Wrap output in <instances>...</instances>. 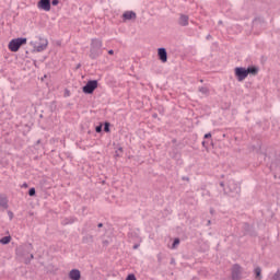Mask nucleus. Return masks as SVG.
<instances>
[{
    "label": "nucleus",
    "instance_id": "nucleus-1",
    "mask_svg": "<svg viewBox=\"0 0 280 280\" xmlns=\"http://www.w3.org/2000/svg\"><path fill=\"white\" fill-rule=\"evenodd\" d=\"M100 56H102V39H92L90 58L95 60V58H100Z\"/></svg>",
    "mask_w": 280,
    "mask_h": 280
},
{
    "label": "nucleus",
    "instance_id": "nucleus-2",
    "mask_svg": "<svg viewBox=\"0 0 280 280\" xmlns=\"http://www.w3.org/2000/svg\"><path fill=\"white\" fill-rule=\"evenodd\" d=\"M31 248H32V245H23L16 248L18 257H24L25 264H30V261L34 259V254H30ZM27 255H30V259H27Z\"/></svg>",
    "mask_w": 280,
    "mask_h": 280
},
{
    "label": "nucleus",
    "instance_id": "nucleus-3",
    "mask_svg": "<svg viewBox=\"0 0 280 280\" xmlns=\"http://www.w3.org/2000/svg\"><path fill=\"white\" fill-rule=\"evenodd\" d=\"M22 45H27V38L19 37V38L12 39L9 43V49L10 51L16 52L19 51V49H21Z\"/></svg>",
    "mask_w": 280,
    "mask_h": 280
},
{
    "label": "nucleus",
    "instance_id": "nucleus-4",
    "mask_svg": "<svg viewBox=\"0 0 280 280\" xmlns=\"http://www.w3.org/2000/svg\"><path fill=\"white\" fill-rule=\"evenodd\" d=\"M234 75L237 82H244V80L248 78V72L244 67H236L234 69Z\"/></svg>",
    "mask_w": 280,
    "mask_h": 280
},
{
    "label": "nucleus",
    "instance_id": "nucleus-5",
    "mask_svg": "<svg viewBox=\"0 0 280 280\" xmlns=\"http://www.w3.org/2000/svg\"><path fill=\"white\" fill-rule=\"evenodd\" d=\"M95 89H97V80L88 81V83L83 86V93L91 95Z\"/></svg>",
    "mask_w": 280,
    "mask_h": 280
},
{
    "label": "nucleus",
    "instance_id": "nucleus-6",
    "mask_svg": "<svg viewBox=\"0 0 280 280\" xmlns=\"http://www.w3.org/2000/svg\"><path fill=\"white\" fill-rule=\"evenodd\" d=\"M37 8L38 10H44V12H49L51 10V0H39Z\"/></svg>",
    "mask_w": 280,
    "mask_h": 280
},
{
    "label": "nucleus",
    "instance_id": "nucleus-7",
    "mask_svg": "<svg viewBox=\"0 0 280 280\" xmlns=\"http://www.w3.org/2000/svg\"><path fill=\"white\" fill-rule=\"evenodd\" d=\"M232 279L233 280L242 279V267L240 265H234L232 267Z\"/></svg>",
    "mask_w": 280,
    "mask_h": 280
},
{
    "label": "nucleus",
    "instance_id": "nucleus-8",
    "mask_svg": "<svg viewBox=\"0 0 280 280\" xmlns=\"http://www.w3.org/2000/svg\"><path fill=\"white\" fill-rule=\"evenodd\" d=\"M40 44L38 46H34V51L40 52L45 51L47 49V46L49 45V42L45 38H39Z\"/></svg>",
    "mask_w": 280,
    "mask_h": 280
},
{
    "label": "nucleus",
    "instance_id": "nucleus-9",
    "mask_svg": "<svg viewBox=\"0 0 280 280\" xmlns=\"http://www.w3.org/2000/svg\"><path fill=\"white\" fill-rule=\"evenodd\" d=\"M177 23L180 25V27H187V25H189V15L183 13L179 14Z\"/></svg>",
    "mask_w": 280,
    "mask_h": 280
},
{
    "label": "nucleus",
    "instance_id": "nucleus-10",
    "mask_svg": "<svg viewBox=\"0 0 280 280\" xmlns=\"http://www.w3.org/2000/svg\"><path fill=\"white\" fill-rule=\"evenodd\" d=\"M158 56H159V59L161 60V62H167V49L159 48Z\"/></svg>",
    "mask_w": 280,
    "mask_h": 280
},
{
    "label": "nucleus",
    "instance_id": "nucleus-11",
    "mask_svg": "<svg viewBox=\"0 0 280 280\" xmlns=\"http://www.w3.org/2000/svg\"><path fill=\"white\" fill-rule=\"evenodd\" d=\"M122 19L125 21H135L137 19V13H135L133 11H126L122 14Z\"/></svg>",
    "mask_w": 280,
    "mask_h": 280
},
{
    "label": "nucleus",
    "instance_id": "nucleus-12",
    "mask_svg": "<svg viewBox=\"0 0 280 280\" xmlns=\"http://www.w3.org/2000/svg\"><path fill=\"white\" fill-rule=\"evenodd\" d=\"M228 188L230 189V192H237L240 190V186L235 183V180L230 179L228 183Z\"/></svg>",
    "mask_w": 280,
    "mask_h": 280
},
{
    "label": "nucleus",
    "instance_id": "nucleus-13",
    "mask_svg": "<svg viewBox=\"0 0 280 280\" xmlns=\"http://www.w3.org/2000/svg\"><path fill=\"white\" fill-rule=\"evenodd\" d=\"M82 277V275L80 273V270L78 269H72L70 272H69V278L71 280H80Z\"/></svg>",
    "mask_w": 280,
    "mask_h": 280
},
{
    "label": "nucleus",
    "instance_id": "nucleus-14",
    "mask_svg": "<svg viewBox=\"0 0 280 280\" xmlns=\"http://www.w3.org/2000/svg\"><path fill=\"white\" fill-rule=\"evenodd\" d=\"M247 75H257L259 73V68L257 67H248L247 69Z\"/></svg>",
    "mask_w": 280,
    "mask_h": 280
},
{
    "label": "nucleus",
    "instance_id": "nucleus-15",
    "mask_svg": "<svg viewBox=\"0 0 280 280\" xmlns=\"http://www.w3.org/2000/svg\"><path fill=\"white\" fill-rule=\"evenodd\" d=\"M0 209H8V198L0 196Z\"/></svg>",
    "mask_w": 280,
    "mask_h": 280
},
{
    "label": "nucleus",
    "instance_id": "nucleus-16",
    "mask_svg": "<svg viewBox=\"0 0 280 280\" xmlns=\"http://www.w3.org/2000/svg\"><path fill=\"white\" fill-rule=\"evenodd\" d=\"M254 272H255L256 279L261 280V268L260 267H256L254 269Z\"/></svg>",
    "mask_w": 280,
    "mask_h": 280
},
{
    "label": "nucleus",
    "instance_id": "nucleus-17",
    "mask_svg": "<svg viewBox=\"0 0 280 280\" xmlns=\"http://www.w3.org/2000/svg\"><path fill=\"white\" fill-rule=\"evenodd\" d=\"M9 242H12V236H4L0 240V244H8Z\"/></svg>",
    "mask_w": 280,
    "mask_h": 280
},
{
    "label": "nucleus",
    "instance_id": "nucleus-18",
    "mask_svg": "<svg viewBox=\"0 0 280 280\" xmlns=\"http://www.w3.org/2000/svg\"><path fill=\"white\" fill-rule=\"evenodd\" d=\"M199 93H202V95H209V88H199Z\"/></svg>",
    "mask_w": 280,
    "mask_h": 280
},
{
    "label": "nucleus",
    "instance_id": "nucleus-19",
    "mask_svg": "<svg viewBox=\"0 0 280 280\" xmlns=\"http://www.w3.org/2000/svg\"><path fill=\"white\" fill-rule=\"evenodd\" d=\"M104 131H105V132H110V122H105V125H104Z\"/></svg>",
    "mask_w": 280,
    "mask_h": 280
},
{
    "label": "nucleus",
    "instance_id": "nucleus-20",
    "mask_svg": "<svg viewBox=\"0 0 280 280\" xmlns=\"http://www.w3.org/2000/svg\"><path fill=\"white\" fill-rule=\"evenodd\" d=\"M180 244V238H175L172 245V248H176Z\"/></svg>",
    "mask_w": 280,
    "mask_h": 280
},
{
    "label": "nucleus",
    "instance_id": "nucleus-21",
    "mask_svg": "<svg viewBox=\"0 0 280 280\" xmlns=\"http://www.w3.org/2000/svg\"><path fill=\"white\" fill-rule=\"evenodd\" d=\"M28 196H36V188H30Z\"/></svg>",
    "mask_w": 280,
    "mask_h": 280
},
{
    "label": "nucleus",
    "instance_id": "nucleus-22",
    "mask_svg": "<svg viewBox=\"0 0 280 280\" xmlns=\"http://www.w3.org/2000/svg\"><path fill=\"white\" fill-rule=\"evenodd\" d=\"M73 222H75L74 219H66V220L63 221V224H73Z\"/></svg>",
    "mask_w": 280,
    "mask_h": 280
},
{
    "label": "nucleus",
    "instance_id": "nucleus-23",
    "mask_svg": "<svg viewBox=\"0 0 280 280\" xmlns=\"http://www.w3.org/2000/svg\"><path fill=\"white\" fill-rule=\"evenodd\" d=\"M272 280H280V271H277L273 277Z\"/></svg>",
    "mask_w": 280,
    "mask_h": 280
},
{
    "label": "nucleus",
    "instance_id": "nucleus-24",
    "mask_svg": "<svg viewBox=\"0 0 280 280\" xmlns=\"http://www.w3.org/2000/svg\"><path fill=\"white\" fill-rule=\"evenodd\" d=\"M126 280H137V277H135L133 273H130Z\"/></svg>",
    "mask_w": 280,
    "mask_h": 280
},
{
    "label": "nucleus",
    "instance_id": "nucleus-25",
    "mask_svg": "<svg viewBox=\"0 0 280 280\" xmlns=\"http://www.w3.org/2000/svg\"><path fill=\"white\" fill-rule=\"evenodd\" d=\"M244 229H245V231H250V224L245 223V224H244Z\"/></svg>",
    "mask_w": 280,
    "mask_h": 280
},
{
    "label": "nucleus",
    "instance_id": "nucleus-26",
    "mask_svg": "<svg viewBox=\"0 0 280 280\" xmlns=\"http://www.w3.org/2000/svg\"><path fill=\"white\" fill-rule=\"evenodd\" d=\"M58 3H60L59 0H52V1H51V5H58Z\"/></svg>",
    "mask_w": 280,
    "mask_h": 280
},
{
    "label": "nucleus",
    "instance_id": "nucleus-27",
    "mask_svg": "<svg viewBox=\"0 0 280 280\" xmlns=\"http://www.w3.org/2000/svg\"><path fill=\"white\" fill-rule=\"evenodd\" d=\"M69 95H71V92L69 90L65 91V97H69Z\"/></svg>",
    "mask_w": 280,
    "mask_h": 280
},
{
    "label": "nucleus",
    "instance_id": "nucleus-28",
    "mask_svg": "<svg viewBox=\"0 0 280 280\" xmlns=\"http://www.w3.org/2000/svg\"><path fill=\"white\" fill-rule=\"evenodd\" d=\"M95 130H96V132H102V125L96 126Z\"/></svg>",
    "mask_w": 280,
    "mask_h": 280
},
{
    "label": "nucleus",
    "instance_id": "nucleus-29",
    "mask_svg": "<svg viewBox=\"0 0 280 280\" xmlns=\"http://www.w3.org/2000/svg\"><path fill=\"white\" fill-rule=\"evenodd\" d=\"M205 139H211V133H206Z\"/></svg>",
    "mask_w": 280,
    "mask_h": 280
},
{
    "label": "nucleus",
    "instance_id": "nucleus-30",
    "mask_svg": "<svg viewBox=\"0 0 280 280\" xmlns=\"http://www.w3.org/2000/svg\"><path fill=\"white\" fill-rule=\"evenodd\" d=\"M210 213H211V215H213V213H215V210H213V208H211Z\"/></svg>",
    "mask_w": 280,
    "mask_h": 280
},
{
    "label": "nucleus",
    "instance_id": "nucleus-31",
    "mask_svg": "<svg viewBox=\"0 0 280 280\" xmlns=\"http://www.w3.org/2000/svg\"><path fill=\"white\" fill-rule=\"evenodd\" d=\"M108 54H109V56H113V54H115V51L114 50H108Z\"/></svg>",
    "mask_w": 280,
    "mask_h": 280
},
{
    "label": "nucleus",
    "instance_id": "nucleus-32",
    "mask_svg": "<svg viewBox=\"0 0 280 280\" xmlns=\"http://www.w3.org/2000/svg\"><path fill=\"white\" fill-rule=\"evenodd\" d=\"M102 226H104L103 223H98V224H97V228H98V229H102Z\"/></svg>",
    "mask_w": 280,
    "mask_h": 280
},
{
    "label": "nucleus",
    "instance_id": "nucleus-33",
    "mask_svg": "<svg viewBox=\"0 0 280 280\" xmlns=\"http://www.w3.org/2000/svg\"><path fill=\"white\" fill-rule=\"evenodd\" d=\"M207 226H211V220H208Z\"/></svg>",
    "mask_w": 280,
    "mask_h": 280
},
{
    "label": "nucleus",
    "instance_id": "nucleus-34",
    "mask_svg": "<svg viewBox=\"0 0 280 280\" xmlns=\"http://www.w3.org/2000/svg\"><path fill=\"white\" fill-rule=\"evenodd\" d=\"M137 248H139V245H133V249L137 250Z\"/></svg>",
    "mask_w": 280,
    "mask_h": 280
},
{
    "label": "nucleus",
    "instance_id": "nucleus-35",
    "mask_svg": "<svg viewBox=\"0 0 280 280\" xmlns=\"http://www.w3.org/2000/svg\"><path fill=\"white\" fill-rule=\"evenodd\" d=\"M206 38H207V40L211 39V35H207Z\"/></svg>",
    "mask_w": 280,
    "mask_h": 280
},
{
    "label": "nucleus",
    "instance_id": "nucleus-36",
    "mask_svg": "<svg viewBox=\"0 0 280 280\" xmlns=\"http://www.w3.org/2000/svg\"><path fill=\"white\" fill-rule=\"evenodd\" d=\"M220 187H224V184H223V182H221V183H220Z\"/></svg>",
    "mask_w": 280,
    "mask_h": 280
},
{
    "label": "nucleus",
    "instance_id": "nucleus-37",
    "mask_svg": "<svg viewBox=\"0 0 280 280\" xmlns=\"http://www.w3.org/2000/svg\"><path fill=\"white\" fill-rule=\"evenodd\" d=\"M89 240V237H83V242H86Z\"/></svg>",
    "mask_w": 280,
    "mask_h": 280
},
{
    "label": "nucleus",
    "instance_id": "nucleus-38",
    "mask_svg": "<svg viewBox=\"0 0 280 280\" xmlns=\"http://www.w3.org/2000/svg\"><path fill=\"white\" fill-rule=\"evenodd\" d=\"M89 238L91 240V242H93V236H89Z\"/></svg>",
    "mask_w": 280,
    "mask_h": 280
},
{
    "label": "nucleus",
    "instance_id": "nucleus-39",
    "mask_svg": "<svg viewBox=\"0 0 280 280\" xmlns=\"http://www.w3.org/2000/svg\"><path fill=\"white\" fill-rule=\"evenodd\" d=\"M219 25H222V20L219 21Z\"/></svg>",
    "mask_w": 280,
    "mask_h": 280
},
{
    "label": "nucleus",
    "instance_id": "nucleus-40",
    "mask_svg": "<svg viewBox=\"0 0 280 280\" xmlns=\"http://www.w3.org/2000/svg\"><path fill=\"white\" fill-rule=\"evenodd\" d=\"M23 187H27V184H23Z\"/></svg>",
    "mask_w": 280,
    "mask_h": 280
},
{
    "label": "nucleus",
    "instance_id": "nucleus-41",
    "mask_svg": "<svg viewBox=\"0 0 280 280\" xmlns=\"http://www.w3.org/2000/svg\"><path fill=\"white\" fill-rule=\"evenodd\" d=\"M10 214L9 215H11V218H12V212H9Z\"/></svg>",
    "mask_w": 280,
    "mask_h": 280
},
{
    "label": "nucleus",
    "instance_id": "nucleus-42",
    "mask_svg": "<svg viewBox=\"0 0 280 280\" xmlns=\"http://www.w3.org/2000/svg\"><path fill=\"white\" fill-rule=\"evenodd\" d=\"M10 214L9 215H11V218H12V212H9Z\"/></svg>",
    "mask_w": 280,
    "mask_h": 280
},
{
    "label": "nucleus",
    "instance_id": "nucleus-43",
    "mask_svg": "<svg viewBox=\"0 0 280 280\" xmlns=\"http://www.w3.org/2000/svg\"><path fill=\"white\" fill-rule=\"evenodd\" d=\"M202 145H205V142H202Z\"/></svg>",
    "mask_w": 280,
    "mask_h": 280
}]
</instances>
